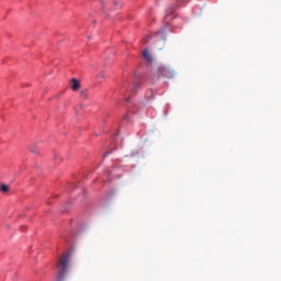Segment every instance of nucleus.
<instances>
[{"instance_id":"6","label":"nucleus","mask_w":281,"mask_h":281,"mask_svg":"<svg viewBox=\"0 0 281 281\" xmlns=\"http://www.w3.org/2000/svg\"><path fill=\"white\" fill-rule=\"evenodd\" d=\"M158 40H162L166 41V32L165 31H160L156 34Z\"/></svg>"},{"instance_id":"12","label":"nucleus","mask_w":281,"mask_h":281,"mask_svg":"<svg viewBox=\"0 0 281 281\" xmlns=\"http://www.w3.org/2000/svg\"><path fill=\"white\" fill-rule=\"evenodd\" d=\"M79 108L82 109V104H80Z\"/></svg>"},{"instance_id":"8","label":"nucleus","mask_w":281,"mask_h":281,"mask_svg":"<svg viewBox=\"0 0 281 281\" xmlns=\"http://www.w3.org/2000/svg\"><path fill=\"white\" fill-rule=\"evenodd\" d=\"M80 98L87 99V90L80 91Z\"/></svg>"},{"instance_id":"2","label":"nucleus","mask_w":281,"mask_h":281,"mask_svg":"<svg viewBox=\"0 0 281 281\" xmlns=\"http://www.w3.org/2000/svg\"><path fill=\"white\" fill-rule=\"evenodd\" d=\"M170 74H172V70H169L166 67H158L157 69V77L158 78H170Z\"/></svg>"},{"instance_id":"3","label":"nucleus","mask_w":281,"mask_h":281,"mask_svg":"<svg viewBox=\"0 0 281 281\" xmlns=\"http://www.w3.org/2000/svg\"><path fill=\"white\" fill-rule=\"evenodd\" d=\"M70 89H72L74 91H78V89H80V81H78V79L76 78L71 79Z\"/></svg>"},{"instance_id":"11","label":"nucleus","mask_w":281,"mask_h":281,"mask_svg":"<svg viewBox=\"0 0 281 281\" xmlns=\"http://www.w3.org/2000/svg\"><path fill=\"white\" fill-rule=\"evenodd\" d=\"M114 5H117V1L114 2Z\"/></svg>"},{"instance_id":"1","label":"nucleus","mask_w":281,"mask_h":281,"mask_svg":"<svg viewBox=\"0 0 281 281\" xmlns=\"http://www.w3.org/2000/svg\"><path fill=\"white\" fill-rule=\"evenodd\" d=\"M71 257L69 254H64L58 260V267L60 269V276H65L66 272L69 270V262Z\"/></svg>"},{"instance_id":"7","label":"nucleus","mask_w":281,"mask_h":281,"mask_svg":"<svg viewBox=\"0 0 281 281\" xmlns=\"http://www.w3.org/2000/svg\"><path fill=\"white\" fill-rule=\"evenodd\" d=\"M0 192H3V194H5V192H10V187H8L7 184H1Z\"/></svg>"},{"instance_id":"9","label":"nucleus","mask_w":281,"mask_h":281,"mask_svg":"<svg viewBox=\"0 0 281 281\" xmlns=\"http://www.w3.org/2000/svg\"><path fill=\"white\" fill-rule=\"evenodd\" d=\"M101 10H104V1H101Z\"/></svg>"},{"instance_id":"5","label":"nucleus","mask_w":281,"mask_h":281,"mask_svg":"<svg viewBox=\"0 0 281 281\" xmlns=\"http://www.w3.org/2000/svg\"><path fill=\"white\" fill-rule=\"evenodd\" d=\"M30 153H32L33 155H38V147L36 146V144L32 143L29 147Z\"/></svg>"},{"instance_id":"4","label":"nucleus","mask_w":281,"mask_h":281,"mask_svg":"<svg viewBox=\"0 0 281 281\" xmlns=\"http://www.w3.org/2000/svg\"><path fill=\"white\" fill-rule=\"evenodd\" d=\"M143 58H145L147 63H153V55H150L148 49L143 52Z\"/></svg>"},{"instance_id":"10","label":"nucleus","mask_w":281,"mask_h":281,"mask_svg":"<svg viewBox=\"0 0 281 281\" xmlns=\"http://www.w3.org/2000/svg\"><path fill=\"white\" fill-rule=\"evenodd\" d=\"M109 153H106L103 157H108Z\"/></svg>"}]
</instances>
